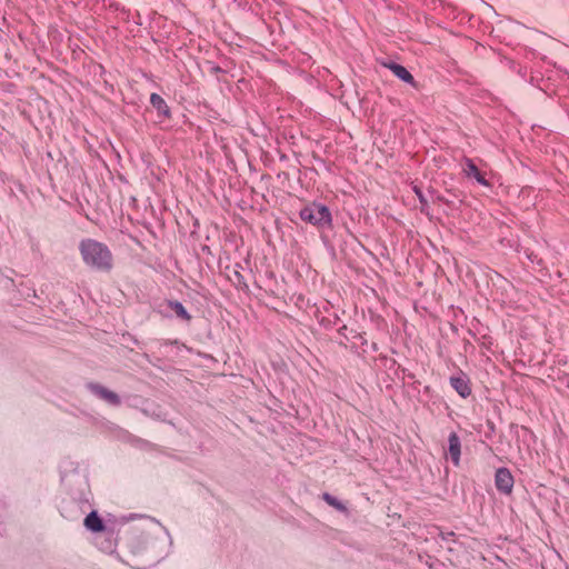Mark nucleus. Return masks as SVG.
<instances>
[{"label":"nucleus","mask_w":569,"mask_h":569,"mask_svg":"<svg viewBox=\"0 0 569 569\" xmlns=\"http://www.w3.org/2000/svg\"><path fill=\"white\" fill-rule=\"evenodd\" d=\"M415 192H416L420 203L422 204V207H425L427 204V200H426L423 193L421 192V190L418 189L417 187H415ZM421 210L423 211L425 208H421Z\"/></svg>","instance_id":"nucleus-15"},{"label":"nucleus","mask_w":569,"mask_h":569,"mask_svg":"<svg viewBox=\"0 0 569 569\" xmlns=\"http://www.w3.org/2000/svg\"><path fill=\"white\" fill-rule=\"evenodd\" d=\"M493 480H495L496 487L498 488V469L495 471Z\"/></svg>","instance_id":"nucleus-17"},{"label":"nucleus","mask_w":569,"mask_h":569,"mask_svg":"<svg viewBox=\"0 0 569 569\" xmlns=\"http://www.w3.org/2000/svg\"><path fill=\"white\" fill-rule=\"evenodd\" d=\"M87 388L99 399L106 401L111 406L118 407L121 403L120 397L116 392L107 389L106 387L99 383L89 382L87 385Z\"/></svg>","instance_id":"nucleus-5"},{"label":"nucleus","mask_w":569,"mask_h":569,"mask_svg":"<svg viewBox=\"0 0 569 569\" xmlns=\"http://www.w3.org/2000/svg\"><path fill=\"white\" fill-rule=\"evenodd\" d=\"M466 172L469 177H475L477 181L483 186H487V181L483 176L480 173L479 169L475 163L468 161Z\"/></svg>","instance_id":"nucleus-13"},{"label":"nucleus","mask_w":569,"mask_h":569,"mask_svg":"<svg viewBox=\"0 0 569 569\" xmlns=\"http://www.w3.org/2000/svg\"><path fill=\"white\" fill-rule=\"evenodd\" d=\"M142 412L146 415V416H150L154 419H161V416L159 413H156L154 411L153 412H149L148 409H143Z\"/></svg>","instance_id":"nucleus-16"},{"label":"nucleus","mask_w":569,"mask_h":569,"mask_svg":"<svg viewBox=\"0 0 569 569\" xmlns=\"http://www.w3.org/2000/svg\"><path fill=\"white\" fill-rule=\"evenodd\" d=\"M168 308L174 312V315L184 320V321H190L191 320V316L189 315V312L187 311V309L183 307V305L179 301H169L168 302Z\"/></svg>","instance_id":"nucleus-12"},{"label":"nucleus","mask_w":569,"mask_h":569,"mask_svg":"<svg viewBox=\"0 0 569 569\" xmlns=\"http://www.w3.org/2000/svg\"><path fill=\"white\" fill-rule=\"evenodd\" d=\"M150 103L159 112V114L169 117L170 109L161 96L158 93H151Z\"/></svg>","instance_id":"nucleus-10"},{"label":"nucleus","mask_w":569,"mask_h":569,"mask_svg":"<svg viewBox=\"0 0 569 569\" xmlns=\"http://www.w3.org/2000/svg\"><path fill=\"white\" fill-rule=\"evenodd\" d=\"M69 497L60 505V513L70 521L79 520L90 509L91 491L84 475L73 472L67 478Z\"/></svg>","instance_id":"nucleus-1"},{"label":"nucleus","mask_w":569,"mask_h":569,"mask_svg":"<svg viewBox=\"0 0 569 569\" xmlns=\"http://www.w3.org/2000/svg\"><path fill=\"white\" fill-rule=\"evenodd\" d=\"M450 386L462 397L466 398L470 395L471 389L469 380L465 375L450 378Z\"/></svg>","instance_id":"nucleus-8"},{"label":"nucleus","mask_w":569,"mask_h":569,"mask_svg":"<svg viewBox=\"0 0 569 569\" xmlns=\"http://www.w3.org/2000/svg\"><path fill=\"white\" fill-rule=\"evenodd\" d=\"M152 528L144 531L141 536L143 540V546L141 547L142 550L151 551L154 555L162 557L167 553L166 550V540L163 539L161 541V547L157 545L158 536L162 533L168 545L172 543L171 536L166 527H163L159 521H156L154 519L151 520Z\"/></svg>","instance_id":"nucleus-3"},{"label":"nucleus","mask_w":569,"mask_h":569,"mask_svg":"<svg viewBox=\"0 0 569 569\" xmlns=\"http://www.w3.org/2000/svg\"><path fill=\"white\" fill-rule=\"evenodd\" d=\"M461 455V442L456 432H451L448 437V456L455 466H459Z\"/></svg>","instance_id":"nucleus-6"},{"label":"nucleus","mask_w":569,"mask_h":569,"mask_svg":"<svg viewBox=\"0 0 569 569\" xmlns=\"http://www.w3.org/2000/svg\"><path fill=\"white\" fill-rule=\"evenodd\" d=\"M323 500L331 507L336 508L339 511H345L346 507L342 502H340L336 497L331 496L330 493H323L322 496Z\"/></svg>","instance_id":"nucleus-14"},{"label":"nucleus","mask_w":569,"mask_h":569,"mask_svg":"<svg viewBox=\"0 0 569 569\" xmlns=\"http://www.w3.org/2000/svg\"><path fill=\"white\" fill-rule=\"evenodd\" d=\"M113 545L111 541L108 542V547L104 549L106 551H112Z\"/></svg>","instance_id":"nucleus-18"},{"label":"nucleus","mask_w":569,"mask_h":569,"mask_svg":"<svg viewBox=\"0 0 569 569\" xmlns=\"http://www.w3.org/2000/svg\"><path fill=\"white\" fill-rule=\"evenodd\" d=\"M383 66L392 71V73L406 83L416 86L412 74L401 64L393 61L385 62Z\"/></svg>","instance_id":"nucleus-7"},{"label":"nucleus","mask_w":569,"mask_h":569,"mask_svg":"<svg viewBox=\"0 0 569 569\" xmlns=\"http://www.w3.org/2000/svg\"><path fill=\"white\" fill-rule=\"evenodd\" d=\"M79 251L83 262L92 269L109 271L112 268V253L109 248L94 239H82Z\"/></svg>","instance_id":"nucleus-2"},{"label":"nucleus","mask_w":569,"mask_h":569,"mask_svg":"<svg viewBox=\"0 0 569 569\" xmlns=\"http://www.w3.org/2000/svg\"><path fill=\"white\" fill-rule=\"evenodd\" d=\"M513 487V478L509 470L500 468V491L510 493Z\"/></svg>","instance_id":"nucleus-11"},{"label":"nucleus","mask_w":569,"mask_h":569,"mask_svg":"<svg viewBox=\"0 0 569 569\" xmlns=\"http://www.w3.org/2000/svg\"><path fill=\"white\" fill-rule=\"evenodd\" d=\"M237 278H241V274L239 272H236Z\"/></svg>","instance_id":"nucleus-19"},{"label":"nucleus","mask_w":569,"mask_h":569,"mask_svg":"<svg viewBox=\"0 0 569 569\" xmlns=\"http://www.w3.org/2000/svg\"><path fill=\"white\" fill-rule=\"evenodd\" d=\"M301 220L309 222L318 228H329L331 226V213L327 206L321 203H310L301 209Z\"/></svg>","instance_id":"nucleus-4"},{"label":"nucleus","mask_w":569,"mask_h":569,"mask_svg":"<svg viewBox=\"0 0 569 569\" xmlns=\"http://www.w3.org/2000/svg\"><path fill=\"white\" fill-rule=\"evenodd\" d=\"M84 527L92 532H100L104 529L102 519L96 510H91L84 518Z\"/></svg>","instance_id":"nucleus-9"}]
</instances>
